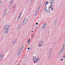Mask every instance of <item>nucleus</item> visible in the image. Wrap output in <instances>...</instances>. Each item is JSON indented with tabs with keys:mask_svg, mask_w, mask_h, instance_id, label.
Listing matches in <instances>:
<instances>
[{
	"mask_svg": "<svg viewBox=\"0 0 65 65\" xmlns=\"http://www.w3.org/2000/svg\"><path fill=\"white\" fill-rule=\"evenodd\" d=\"M50 6L49 7V8H51L53 7V5L51 4V5H50Z\"/></svg>",
	"mask_w": 65,
	"mask_h": 65,
	"instance_id": "12",
	"label": "nucleus"
},
{
	"mask_svg": "<svg viewBox=\"0 0 65 65\" xmlns=\"http://www.w3.org/2000/svg\"><path fill=\"white\" fill-rule=\"evenodd\" d=\"M21 13H20V15H21Z\"/></svg>",
	"mask_w": 65,
	"mask_h": 65,
	"instance_id": "43",
	"label": "nucleus"
},
{
	"mask_svg": "<svg viewBox=\"0 0 65 65\" xmlns=\"http://www.w3.org/2000/svg\"><path fill=\"white\" fill-rule=\"evenodd\" d=\"M21 15H19V17H21Z\"/></svg>",
	"mask_w": 65,
	"mask_h": 65,
	"instance_id": "45",
	"label": "nucleus"
},
{
	"mask_svg": "<svg viewBox=\"0 0 65 65\" xmlns=\"http://www.w3.org/2000/svg\"><path fill=\"white\" fill-rule=\"evenodd\" d=\"M36 25H38V23H36Z\"/></svg>",
	"mask_w": 65,
	"mask_h": 65,
	"instance_id": "27",
	"label": "nucleus"
},
{
	"mask_svg": "<svg viewBox=\"0 0 65 65\" xmlns=\"http://www.w3.org/2000/svg\"><path fill=\"white\" fill-rule=\"evenodd\" d=\"M20 28V27L19 26H18L17 28V29H19V28Z\"/></svg>",
	"mask_w": 65,
	"mask_h": 65,
	"instance_id": "34",
	"label": "nucleus"
},
{
	"mask_svg": "<svg viewBox=\"0 0 65 65\" xmlns=\"http://www.w3.org/2000/svg\"><path fill=\"white\" fill-rule=\"evenodd\" d=\"M30 38L28 40V43H29L30 42Z\"/></svg>",
	"mask_w": 65,
	"mask_h": 65,
	"instance_id": "15",
	"label": "nucleus"
},
{
	"mask_svg": "<svg viewBox=\"0 0 65 65\" xmlns=\"http://www.w3.org/2000/svg\"><path fill=\"white\" fill-rule=\"evenodd\" d=\"M39 57H38L37 58V59L36 60V61H35V63H37V62H38V61L39 60Z\"/></svg>",
	"mask_w": 65,
	"mask_h": 65,
	"instance_id": "5",
	"label": "nucleus"
},
{
	"mask_svg": "<svg viewBox=\"0 0 65 65\" xmlns=\"http://www.w3.org/2000/svg\"><path fill=\"white\" fill-rule=\"evenodd\" d=\"M22 50H23V49H22V48H21L20 49V51H22Z\"/></svg>",
	"mask_w": 65,
	"mask_h": 65,
	"instance_id": "26",
	"label": "nucleus"
},
{
	"mask_svg": "<svg viewBox=\"0 0 65 65\" xmlns=\"http://www.w3.org/2000/svg\"><path fill=\"white\" fill-rule=\"evenodd\" d=\"M52 52V49L50 48V51L49 52V53H51Z\"/></svg>",
	"mask_w": 65,
	"mask_h": 65,
	"instance_id": "16",
	"label": "nucleus"
},
{
	"mask_svg": "<svg viewBox=\"0 0 65 65\" xmlns=\"http://www.w3.org/2000/svg\"><path fill=\"white\" fill-rule=\"evenodd\" d=\"M47 4H48V2H46V3H45V5H47Z\"/></svg>",
	"mask_w": 65,
	"mask_h": 65,
	"instance_id": "13",
	"label": "nucleus"
},
{
	"mask_svg": "<svg viewBox=\"0 0 65 65\" xmlns=\"http://www.w3.org/2000/svg\"><path fill=\"white\" fill-rule=\"evenodd\" d=\"M23 65H24V64H23Z\"/></svg>",
	"mask_w": 65,
	"mask_h": 65,
	"instance_id": "53",
	"label": "nucleus"
},
{
	"mask_svg": "<svg viewBox=\"0 0 65 65\" xmlns=\"http://www.w3.org/2000/svg\"><path fill=\"white\" fill-rule=\"evenodd\" d=\"M25 20H26V19H25L24 20V22H23V24H24V22H25Z\"/></svg>",
	"mask_w": 65,
	"mask_h": 65,
	"instance_id": "33",
	"label": "nucleus"
},
{
	"mask_svg": "<svg viewBox=\"0 0 65 65\" xmlns=\"http://www.w3.org/2000/svg\"><path fill=\"white\" fill-rule=\"evenodd\" d=\"M13 41L14 42H16V40L15 39V40H14Z\"/></svg>",
	"mask_w": 65,
	"mask_h": 65,
	"instance_id": "28",
	"label": "nucleus"
},
{
	"mask_svg": "<svg viewBox=\"0 0 65 65\" xmlns=\"http://www.w3.org/2000/svg\"><path fill=\"white\" fill-rule=\"evenodd\" d=\"M20 18V17L19 16L18 17V18Z\"/></svg>",
	"mask_w": 65,
	"mask_h": 65,
	"instance_id": "44",
	"label": "nucleus"
},
{
	"mask_svg": "<svg viewBox=\"0 0 65 65\" xmlns=\"http://www.w3.org/2000/svg\"><path fill=\"white\" fill-rule=\"evenodd\" d=\"M33 1V0H31V2H30V3H31Z\"/></svg>",
	"mask_w": 65,
	"mask_h": 65,
	"instance_id": "18",
	"label": "nucleus"
},
{
	"mask_svg": "<svg viewBox=\"0 0 65 65\" xmlns=\"http://www.w3.org/2000/svg\"><path fill=\"white\" fill-rule=\"evenodd\" d=\"M54 9V8H51V10H53V9Z\"/></svg>",
	"mask_w": 65,
	"mask_h": 65,
	"instance_id": "35",
	"label": "nucleus"
},
{
	"mask_svg": "<svg viewBox=\"0 0 65 65\" xmlns=\"http://www.w3.org/2000/svg\"><path fill=\"white\" fill-rule=\"evenodd\" d=\"M39 9H39V8H38V10H37V11H39Z\"/></svg>",
	"mask_w": 65,
	"mask_h": 65,
	"instance_id": "30",
	"label": "nucleus"
},
{
	"mask_svg": "<svg viewBox=\"0 0 65 65\" xmlns=\"http://www.w3.org/2000/svg\"><path fill=\"white\" fill-rule=\"evenodd\" d=\"M21 23H20L19 25V26H18V27H20V26H21Z\"/></svg>",
	"mask_w": 65,
	"mask_h": 65,
	"instance_id": "21",
	"label": "nucleus"
},
{
	"mask_svg": "<svg viewBox=\"0 0 65 65\" xmlns=\"http://www.w3.org/2000/svg\"><path fill=\"white\" fill-rule=\"evenodd\" d=\"M24 65H25V64Z\"/></svg>",
	"mask_w": 65,
	"mask_h": 65,
	"instance_id": "54",
	"label": "nucleus"
},
{
	"mask_svg": "<svg viewBox=\"0 0 65 65\" xmlns=\"http://www.w3.org/2000/svg\"><path fill=\"white\" fill-rule=\"evenodd\" d=\"M41 5H40L39 7V8H38L39 9H40V7H41Z\"/></svg>",
	"mask_w": 65,
	"mask_h": 65,
	"instance_id": "17",
	"label": "nucleus"
},
{
	"mask_svg": "<svg viewBox=\"0 0 65 65\" xmlns=\"http://www.w3.org/2000/svg\"><path fill=\"white\" fill-rule=\"evenodd\" d=\"M48 10H47V11H48Z\"/></svg>",
	"mask_w": 65,
	"mask_h": 65,
	"instance_id": "49",
	"label": "nucleus"
},
{
	"mask_svg": "<svg viewBox=\"0 0 65 65\" xmlns=\"http://www.w3.org/2000/svg\"><path fill=\"white\" fill-rule=\"evenodd\" d=\"M45 25H46V24H44V26H45Z\"/></svg>",
	"mask_w": 65,
	"mask_h": 65,
	"instance_id": "32",
	"label": "nucleus"
},
{
	"mask_svg": "<svg viewBox=\"0 0 65 65\" xmlns=\"http://www.w3.org/2000/svg\"><path fill=\"white\" fill-rule=\"evenodd\" d=\"M15 42H14V41H13L12 42V43L13 44H14L15 43Z\"/></svg>",
	"mask_w": 65,
	"mask_h": 65,
	"instance_id": "14",
	"label": "nucleus"
},
{
	"mask_svg": "<svg viewBox=\"0 0 65 65\" xmlns=\"http://www.w3.org/2000/svg\"><path fill=\"white\" fill-rule=\"evenodd\" d=\"M15 8V6H14V7H13L12 8Z\"/></svg>",
	"mask_w": 65,
	"mask_h": 65,
	"instance_id": "39",
	"label": "nucleus"
},
{
	"mask_svg": "<svg viewBox=\"0 0 65 65\" xmlns=\"http://www.w3.org/2000/svg\"><path fill=\"white\" fill-rule=\"evenodd\" d=\"M42 44H43V42H42V41H41L39 44V47L41 46L42 45Z\"/></svg>",
	"mask_w": 65,
	"mask_h": 65,
	"instance_id": "3",
	"label": "nucleus"
},
{
	"mask_svg": "<svg viewBox=\"0 0 65 65\" xmlns=\"http://www.w3.org/2000/svg\"><path fill=\"white\" fill-rule=\"evenodd\" d=\"M28 21V20L27 19L26 20V21H25V23H24L23 24V25H24V24H25V23H26L27 22V21Z\"/></svg>",
	"mask_w": 65,
	"mask_h": 65,
	"instance_id": "19",
	"label": "nucleus"
},
{
	"mask_svg": "<svg viewBox=\"0 0 65 65\" xmlns=\"http://www.w3.org/2000/svg\"><path fill=\"white\" fill-rule=\"evenodd\" d=\"M48 33H49V32H48Z\"/></svg>",
	"mask_w": 65,
	"mask_h": 65,
	"instance_id": "51",
	"label": "nucleus"
},
{
	"mask_svg": "<svg viewBox=\"0 0 65 65\" xmlns=\"http://www.w3.org/2000/svg\"><path fill=\"white\" fill-rule=\"evenodd\" d=\"M45 26H43V27H42V28H43V29H44V28H45Z\"/></svg>",
	"mask_w": 65,
	"mask_h": 65,
	"instance_id": "23",
	"label": "nucleus"
},
{
	"mask_svg": "<svg viewBox=\"0 0 65 65\" xmlns=\"http://www.w3.org/2000/svg\"><path fill=\"white\" fill-rule=\"evenodd\" d=\"M1 2H2V1H1V2H0V5H1Z\"/></svg>",
	"mask_w": 65,
	"mask_h": 65,
	"instance_id": "25",
	"label": "nucleus"
},
{
	"mask_svg": "<svg viewBox=\"0 0 65 65\" xmlns=\"http://www.w3.org/2000/svg\"><path fill=\"white\" fill-rule=\"evenodd\" d=\"M47 12V13L48 12Z\"/></svg>",
	"mask_w": 65,
	"mask_h": 65,
	"instance_id": "47",
	"label": "nucleus"
},
{
	"mask_svg": "<svg viewBox=\"0 0 65 65\" xmlns=\"http://www.w3.org/2000/svg\"><path fill=\"white\" fill-rule=\"evenodd\" d=\"M36 57H33V61H35V60H36Z\"/></svg>",
	"mask_w": 65,
	"mask_h": 65,
	"instance_id": "6",
	"label": "nucleus"
},
{
	"mask_svg": "<svg viewBox=\"0 0 65 65\" xmlns=\"http://www.w3.org/2000/svg\"><path fill=\"white\" fill-rule=\"evenodd\" d=\"M6 12H7V11H5L4 13H5V14H6Z\"/></svg>",
	"mask_w": 65,
	"mask_h": 65,
	"instance_id": "24",
	"label": "nucleus"
},
{
	"mask_svg": "<svg viewBox=\"0 0 65 65\" xmlns=\"http://www.w3.org/2000/svg\"><path fill=\"white\" fill-rule=\"evenodd\" d=\"M64 46H65V45L64 44L63 45V46H62V48H64Z\"/></svg>",
	"mask_w": 65,
	"mask_h": 65,
	"instance_id": "20",
	"label": "nucleus"
},
{
	"mask_svg": "<svg viewBox=\"0 0 65 65\" xmlns=\"http://www.w3.org/2000/svg\"><path fill=\"white\" fill-rule=\"evenodd\" d=\"M38 13V11H37L36 13Z\"/></svg>",
	"mask_w": 65,
	"mask_h": 65,
	"instance_id": "42",
	"label": "nucleus"
},
{
	"mask_svg": "<svg viewBox=\"0 0 65 65\" xmlns=\"http://www.w3.org/2000/svg\"><path fill=\"white\" fill-rule=\"evenodd\" d=\"M6 33H8V29H6V30L5 31V32H6Z\"/></svg>",
	"mask_w": 65,
	"mask_h": 65,
	"instance_id": "11",
	"label": "nucleus"
},
{
	"mask_svg": "<svg viewBox=\"0 0 65 65\" xmlns=\"http://www.w3.org/2000/svg\"><path fill=\"white\" fill-rule=\"evenodd\" d=\"M54 0H52V1L50 2V4H53L54 3Z\"/></svg>",
	"mask_w": 65,
	"mask_h": 65,
	"instance_id": "4",
	"label": "nucleus"
},
{
	"mask_svg": "<svg viewBox=\"0 0 65 65\" xmlns=\"http://www.w3.org/2000/svg\"><path fill=\"white\" fill-rule=\"evenodd\" d=\"M46 6L44 8V11H46V10H47V9H46Z\"/></svg>",
	"mask_w": 65,
	"mask_h": 65,
	"instance_id": "10",
	"label": "nucleus"
},
{
	"mask_svg": "<svg viewBox=\"0 0 65 65\" xmlns=\"http://www.w3.org/2000/svg\"><path fill=\"white\" fill-rule=\"evenodd\" d=\"M64 48H62L61 50V51L60 52V53H62V52L63 51V49H64Z\"/></svg>",
	"mask_w": 65,
	"mask_h": 65,
	"instance_id": "9",
	"label": "nucleus"
},
{
	"mask_svg": "<svg viewBox=\"0 0 65 65\" xmlns=\"http://www.w3.org/2000/svg\"><path fill=\"white\" fill-rule=\"evenodd\" d=\"M61 53H60V52L59 54V55H60V54H61Z\"/></svg>",
	"mask_w": 65,
	"mask_h": 65,
	"instance_id": "41",
	"label": "nucleus"
},
{
	"mask_svg": "<svg viewBox=\"0 0 65 65\" xmlns=\"http://www.w3.org/2000/svg\"><path fill=\"white\" fill-rule=\"evenodd\" d=\"M33 31H31V33H33Z\"/></svg>",
	"mask_w": 65,
	"mask_h": 65,
	"instance_id": "46",
	"label": "nucleus"
},
{
	"mask_svg": "<svg viewBox=\"0 0 65 65\" xmlns=\"http://www.w3.org/2000/svg\"><path fill=\"white\" fill-rule=\"evenodd\" d=\"M13 2V0H12L9 3V7H10V5H11V4H12Z\"/></svg>",
	"mask_w": 65,
	"mask_h": 65,
	"instance_id": "2",
	"label": "nucleus"
},
{
	"mask_svg": "<svg viewBox=\"0 0 65 65\" xmlns=\"http://www.w3.org/2000/svg\"><path fill=\"white\" fill-rule=\"evenodd\" d=\"M6 14H5V13H4V17H5V15H6Z\"/></svg>",
	"mask_w": 65,
	"mask_h": 65,
	"instance_id": "22",
	"label": "nucleus"
},
{
	"mask_svg": "<svg viewBox=\"0 0 65 65\" xmlns=\"http://www.w3.org/2000/svg\"><path fill=\"white\" fill-rule=\"evenodd\" d=\"M48 8H49V7H48Z\"/></svg>",
	"mask_w": 65,
	"mask_h": 65,
	"instance_id": "52",
	"label": "nucleus"
},
{
	"mask_svg": "<svg viewBox=\"0 0 65 65\" xmlns=\"http://www.w3.org/2000/svg\"><path fill=\"white\" fill-rule=\"evenodd\" d=\"M50 56H51V55H50Z\"/></svg>",
	"mask_w": 65,
	"mask_h": 65,
	"instance_id": "48",
	"label": "nucleus"
},
{
	"mask_svg": "<svg viewBox=\"0 0 65 65\" xmlns=\"http://www.w3.org/2000/svg\"><path fill=\"white\" fill-rule=\"evenodd\" d=\"M63 59H62L61 60V61H63Z\"/></svg>",
	"mask_w": 65,
	"mask_h": 65,
	"instance_id": "40",
	"label": "nucleus"
},
{
	"mask_svg": "<svg viewBox=\"0 0 65 65\" xmlns=\"http://www.w3.org/2000/svg\"><path fill=\"white\" fill-rule=\"evenodd\" d=\"M27 49L28 50H30V47H28Z\"/></svg>",
	"mask_w": 65,
	"mask_h": 65,
	"instance_id": "37",
	"label": "nucleus"
},
{
	"mask_svg": "<svg viewBox=\"0 0 65 65\" xmlns=\"http://www.w3.org/2000/svg\"><path fill=\"white\" fill-rule=\"evenodd\" d=\"M6 1H7V0H6Z\"/></svg>",
	"mask_w": 65,
	"mask_h": 65,
	"instance_id": "50",
	"label": "nucleus"
},
{
	"mask_svg": "<svg viewBox=\"0 0 65 65\" xmlns=\"http://www.w3.org/2000/svg\"><path fill=\"white\" fill-rule=\"evenodd\" d=\"M63 57H64V58H65V55H63Z\"/></svg>",
	"mask_w": 65,
	"mask_h": 65,
	"instance_id": "38",
	"label": "nucleus"
},
{
	"mask_svg": "<svg viewBox=\"0 0 65 65\" xmlns=\"http://www.w3.org/2000/svg\"><path fill=\"white\" fill-rule=\"evenodd\" d=\"M37 13H36V14H35V16L36 17V15H37Z\"/></svg>",
	"mask_w": 65,
	"mask_h": 65,
	"instance_id": "31",
	"label": "nucleus"
},
{
	"mask_svg": "<svg viewBox=\"0 0 65 65\" xmlns=\"http://www.w3.org/2000/svg\"><path fill=\"white\" fill-rule=\"evenodd\" d=\"M9 26H10L9 25H8V26L7 23L6 24L4 28V30L5 29V30H8L9 28Z\"/></svg>",
	"mask_w": 65,
	"mask_h": 65,
	"instance_id": "1",
	"label": "nucleus"
},
{
	"mask_svg": "<svg viewBox=\"0 0 65 65\" xmlns=\"http://www.w3.org/2000/svg\"><path fill=\"white\" fill-rule=\"evenodd\" d=\"M3 55H1L0 56V60H1L2 58H3Z\"/></svg>",
	"mask_w": 65,
	"mask_h": 65,
	"instance_id": "8",
	"label": "nucleus"
},
{
	"mask_svg": "<svg viewBox=\"0 0 65 65\" xmlns=\"http://www.w3.org/2000/svg\"><path fill=\"white\" fill-rule=\"evenodd\" d=\"M23 47H24V46H23L22 47H21V48L23 49Z\"/></svg>",
	"mask_w": 65,
	"mask_h": 65,
	"instance_id": "29",
	"label": "nucleus"
},
{
	"mask_svg": "<svg viewBox=\"0 0 65 65\" xmlns=\"http://www.w3.org/2000/svg\"><path fill=\"white\" fill-rule=\"evenodd\" d=\"M33 36H34V35H32L31 36L32 37H33Z\"/></svg>",
	"mask_w": 65,
	"mask_h": 65,
	"instance_id": "36",
	"label": "nucleus"
},
{
	"mask_svg": "<svg viewBox=\"0 0 65 65\" xmlns=\"http://www.w3.org/2000/svg\"><path fill=\"white\" fill-rule=\"evenodd\" d=\"M21 52H22V51H20L18 53V55L19 56V55H20V54H21Z\"/></svg>",
	"mask_w": 65,
	"mask_h": 65,
	"instance_id": "7",
	"label": "nucleus"
}]
</instances>
